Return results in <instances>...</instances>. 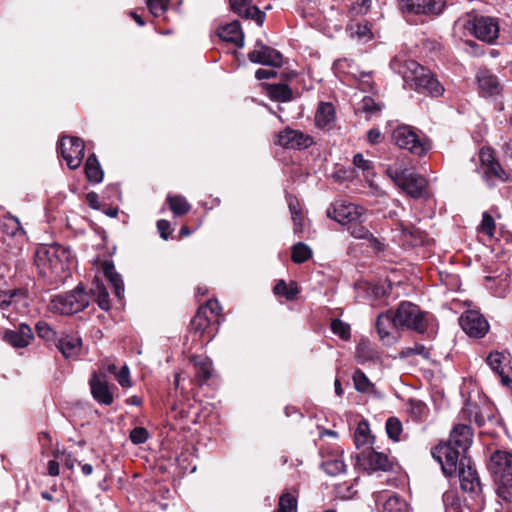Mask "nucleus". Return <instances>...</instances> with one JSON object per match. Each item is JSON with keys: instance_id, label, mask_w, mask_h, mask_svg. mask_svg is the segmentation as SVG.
<instances>
[{"instance_id": "33", "label": "nucleus", "mask_w": 512, "mask_h": 512, "mask_svg": "<svg viewBox=\"0 0 512 512\" xmlns=\"http://www.w3.org/2000/svg\"><path fill=\"white\" fill-rule=\"evenodd\" d=\"M267 94L271 100L277 102H288L293 98L291 88L284 83L267 85Z\"/></svg>"}, {"instance_id": "44", "label": "nucleus", "mask_w": 512, "mask_h": 512, "mask_svg": "<svg viewBox=\"0 0 512 512\" xmlns=\"http://www.w3.org/2000/svg\"><path fill=\"white\" fill-rule=\"evenodd\" d=\"M353 165L360 169L363 173V176L367 179L375 175L372 161L365 159L361 153H357L353 156Z\"/></svg>"}, {"instance_id": "47", "label": "nucleus", "mask_w": 512, "mask_h": 512, "mask_svg": "<svg viewBox=\"0 0 512 512\" xmlns=\"http://www.w3.org/2000/svg\"><path fill=\"white\" fill-rule=\"evenodd\" d=\"M407 504L396 495L390 496L383 504L381 512H406Z\"/></svg>"}, {"instance_id": "23", "label": "nucleus", "mask_w": 512, "mask_h": 512, "mask_svg": "<svg viewBox=\"0 0 512 512\" xmlns=\"http://www.w3.org/2000/svg\"><path fill=\"white\" fill-rule=\"evenodd\" d=\"M395 319L393 311H386L378 315L376 329L382 341L390 343L394 339L393 332L400 329Z\"/></svg>"}, {"instance_id": "11", "label": "nucleus", "mask_w": 512, "mask_h": 512, "mask_svg": "<svg viewBox=\"0 0 512 512\" xmlns=\"http://www.w3.org/2000/svg\"><path fill=\"white\" fill-rule=\"evenodd\" d=\"M400 10L405 14L437 16L446 6V0H398Z\"/></svg>"}, {"instance_id": "58", "label": "nucleus", "mask_w": 512, "mask_h": 512, "mask_svg": "<svg viewBox=\"0 0 512 512\" xmlns=\"http://www.w3.org/2000/svg\"><path fill=\"white\" fill-rule=\"evenodd\" d=\"M19 290L1 291L0 290V308L4 309L11 304L12 298L16 296Z\"/></svg>"}, {"instance_id": "8", "label": "nucleus", "mask_w": 512, "mask_h": 512, "mask_svg": "<svg viewBox=\"0 0 512 512\" xmlns=\"http://www.w3.org/2000/svg\"><path fill=\"white\" fill-rule=\"evenodd\" d=\"M431 455L448 477L459 474L472 460L467 456V450H431Z\"/></svg>"}, {"instance_id": "29", "label": "nucleus", "mask_w": 512, "mask_h": 512, "mask_svg": "<svg viewBox=\"0 0 512 512\" xmlns=\"http://www.w3.org/2000/svg\"><path fill=\"white\" fill-rule=\"evenodd\" d=\"M482 163L486 166L485 170V178L487 181L491 180V177L494 176L499 179L501 182H507L510 180V175L506 172L500 163L496 161L491 153H482L481 154Z\"/></svg>"}, {"instance_id": "57", "label": "nucleus", "mask_w": 512, "mask_h": 512, "mask_svg": "<svg viewBox=\"0 0 512 512\" xmlns=\"http://www.w3.org/2000/svg\"><path fill=\"white\" fill-rule=\"evenodd\" d=\"M371 6V0H357L350 8L355 15L365 14Z\"/></svg>"}, {"instance_id": "41", "label": "nucleus", "mask_w": 512, "mask_h": 512, "mask_svg": "<svg viewBox=\"0 0 512 512\" xmlns=\"http://www.w3.org/2000/svg\"><path fill=\"white\" fill-rule=\"evenodd\" d=\"M443 504L445 512H462L463 508L458 497V494L454 490H448L443 494Z\"/></svg>"}, {"instance_id": "60", "label": "nucleus", "mask_w": 512, "mask_h": 512, "mask_svg": "<svg viewBox=\"0 0 512 512\" xmlns=\"http://www.w3.org/2000/svg\"><path fill=\"white\" fill-rule=\"evenodd\" d=\"M4 226L10 229L9 233L13 236L16 235L17 232L23 231L20 221L16 217H9L4 223Z\"/></svg>"}, {"instance_id": "6", "label": "nucleus", "mask_w": 512, "mask_h": 512, "mask_svg": "<svg viewBox=\"0 0 512 512\" xmlns=\"http://www.w3.org/2000/svg\"><path fill=\"white\" fill-rule=\"evenodd\" d=\"M387 176L410 197L419 199L427 192V180L416 173H408L407 170H400L394 167H387Z\"/></svg>"}, {"instance_id": "51", "label": "nucleus", "mask_w": 512, "mask_h": 512, "mask_svg": "<svg viewBox=\"0 0 512 512\" xmlns=\"http://www.w3.org/2000/svg\"><path fill=\"white\" fill-rule=\"evenodd\" d=\"M146 3L151 14L159 17L167 11L169 0H146Z\"/></svg>"}, {"instance_id": "34", "label": "nucleus", "mask_w": 512, "mask_h": 512, "mask_svg": "<svg viewBox=\"0 0 512 512\" xmlns=\"http://www.w3.org/2000/svg\"><path fill=\"white\" fill-rule=\"evenodd\" d=\"M102 268L105 277L114 288L116 296L120 298L121 294L124 292V284L121 276L117 273L113 263L111 262L105 261Z\"/></svg>"}, {"instance_id": "48", "label": "nucleus", "mask_w": 512, "mask_h": 512, "mask_svg": "<svg viewBox=\"0 0 512 512\" xmlns=\"http://www.w3.org/2000/svg\"><path fill=\"white\" fill-rule=\"evenodd\" d=\"M386 432L391 440L399 441L402 432L401 421L396 417H389L386 421Z\"/></svg>"}, {"instance_id": "31", "label": "nucleus", "mask_w": 512, "mask_h": 512, "mask_svg": "<svg viewBox=\"0 0 512 512\" xmlns=\"http://www.w3.org/2000/svg\"><path fill=\"white\" fill-rule=\"evenodd\" d=\"M191 362L195 367V377L199 383L206 382L212 375V362L207 357L192 356Z\"/></svg>"}, {"instance_id": "26", "label": "nucleus", "mask_w": 512, "mask_h": 512, "mask_svg": "<svg viewBox=\"0 0 512 512\" xmlns=\"http://www.w3.org/2000/svg\"><path fill=\"white\" fill-rule=\"evenodd\" d=\"M217 35L221 40L233 43L239 48L244 45V34L241 30L240 23L237 20L220 26L217 30Z\"/></svg>"}, {"instance_id": "39", "label": "nucleus", "mask_w": 512, "mask_h": 512, "mask_svg": "<svg viewBox=\"0 0 512 512\" xmlns=\"http://www.w3.org/2000/svg\"><path fill=\"white\" fill-rule=\"evenodd\" d=\"M291 259L296 264H302L311 259L312 249L303 242H297L292 246Z\"/></svg>"}, {"instance_id": "32", "label": "nucleus", "mask_w": 512, "mask_h": 512, "mask_svg": "<svg viewBox=\"0 0 512 512\" xmlns=\"http://www.w3.org/2000/svg\"><path fill=\"white\" fill-rule=\"evenodd\" d=\"M477 82L479 89L488 95H493L498 91L497 77L487 70H482L478 72Z\"/></svg>"}, {"instance_id": "63", "label": "nucleus", "mask_w": 512, "mask_h": 512, "mask_svg": "<svg viewBox=\"0 0 512 512\" xmlns=\"http://www.w3.org/2000/svg\"><path fill=\"white\" fill-rule=\"evenodd\" d=\"M276 76L274 70L260 68L255 72V78L258 80L270 79Z\"/></svg>"}, {"instance_id": "27", "label": "nucleus", "mask_w": 512, "mask_h": 512, "mask_svg": "<svg viewBox=\"0 0 512 512\" xmlns=\"http://www.w3.org/2000/svg\"><path fill=\"white\" fill-rule=\"evenodd\" d=\"M415 91L427 96L439 97L443 95L445 89L435 75L427 70L421 82L417 83Z\"/></svg>"}, {"instance_id": "12", "label": "nucleus", "mask_w": 512, "mask_h": 512, "mask_svg": "<svg viewBox=\"0 0 512 512\" xmlns=\"http://www.w3.org/2000/svg\"><path fill=\"white\" fill-rule=\"evenodd\" d=\"M58 150L72 170L80 167L84 157V142L78 137H62Z\"/></svg>"}, {"instance_id": "40", "label": "nucleus", "mask_w": 512, "mask_h": 512, "mask_svg": "<svg viewBox=\"0 0 512 512\" xmlns=\"http://www.w3.org/2000/svg\"><path fill=\"white\" fill-rule=\"evenodd\" d=\"M273 292L275 295L285 297L287 300H294L299 293L297 284L291 282L288 285L284 280H279L274 286Z\"/></svg>"}, {"instance_id": "2", "label": "nucleus", "mask_w": 512, "mask_h": 512, "mask_svg": "<svg viewBox=\"0 0 512 512\" xmlns=\"http://www.w3.org/2000/svg\"><path fill=\"white\" fill-rule=\"evenodd\" d=\"M487 468L493 476L497 495L512 502V452L494 450L490 455Z\"/></svg>"}, {"instance_id": "59", "label": "nucleus", "mask_w": 512, "mask_h": 512, "mask_svg": "<svg viewBox=\"0 0 512 512\" xmlns=\"http://www.w3.org/2000/svg\"><path fill=\"white\" fill-rule=\"evenodd\" d=\"M157 229L160 233L162 239L167 240L171 234V225L170 222L164 219H161L157 222Z\"/></svg>"}, {"instance_id": "10", "label": "nucleus", "mask_w": 512, "mask_h": 512, "mask_svg": "<svg viewBox=\"0 0 512 512\" xmlns=\"http://www.w3.org/2000/svg\"><path fill=\"white\" fill-rule=\"evenodd\" d=\"M391 66L399 75H401L404 81V86L412 90L416 89L417 83L421 82L422 77H424V74L428 70L415 60L411 59L402 60L400 58H395L391 62Z\"/></svg>"}, {"instance_id": "1", "label": "nucleus", "mask_w": 512, "mask_h": 512, "mask_svg": "<svg viewBox=\"0 0 512 512\" xmlns=\"http://www.w3.org/2000/svg\"><path fill=\"white\" fill-rule=\"evenodd\" d=\"M69 251L60 245H41L36 249L34 263L41 275L50 280L62 277Z\"/></svg>"}, {"instance_id": "7", "label": "nucleus", "mask_w": 512, "mask_h": 512, "mask_svg": "<svg viewBox=\"0 0 512 512\" xmlns=\"http://www.w3.org/2000/svg\"><path fill=\"white\" fill-rule=\"evenodd\" d=\"M395 314V321L400 329H411L422 333L427 327L424 312L415 304L409 301L401 302Z\"/></svg>"}, {"instance_id": "28", "label": "nucleus", "mask_w": 512, "mask_h": 512, "mask_svg": "<svg viewBox=\"0 0 512 512\" xmlns=\"http://www.w3.org/2000/svg\"><path fill=\"white\" fill-rule=\"evenodd\" d=\"M316 126L323 130H331L335 125V108L332 103L321 102L315 114Z\"/></svg>"}, {"instance_id": "56", "label": "nucleus", "mask_w": 512, "mask_h": 512, "mask_svg": "<svg viewBox=\"0 0 512 512\" xmlns=\"http://www.w3.org/2000/svg\"><path fill=\"white\" fill-rule=\"evenodd\" d=\"M349 29L351 31V35H357L359 38L368 37L371 33V30H370L369 26L367 25V23L352 24V25H350Z\"/></svg>"}, {"instance_id": "20", "label": "nucleus", "mask_w": 512, "mask_h": 512, "mask_svg": "<svg viewBox=\"0 0 512 512\" xmlns=\"http://www.w3.org/2000/svg\"><path fill=\"white\" fill-rule=\"evenodd\" d=\"M458 476L460 487L464 492L469 493L474 499L482 498V484L472 461L468 466L462 468Z\"/></svg>"}, {"instance_id": "22", "label": "nucleus", "mask_w": 512, "mask_h": 512, "mask_svg": "<svg viewBox=\"0 0 512 512\" xmlns=\"http://www.w3.org/2000/svg\"><path fill=\"white\" fill-rule=\"evenodd\" d=\"M473 443V430L469 425L456 424L452 428L447 448H470Z\"/></svg>"}, {"instance_id": "16", "label": "nucleus", "mask_w": 512, "mask_h": 512, "mask_svg": "<svg viewBox=\"0 0 512 512\" xmlns=\"http://www.w3.org/2000/svg\"><path fill=\"white\" fill-rule=\"evenodd\" d=\"M471 30L476 38L487 43H493L499 35V25L495 18L488 16L475 17Z\"/></svg>"}, {"instance_id": "45", "label": "nucleus", "mask_w": 512, "mask_h": 512, "mask_svg": "<svg viewBox=\"0 0 512 512\" xmlns=\"http://www.w3.org/2000/svg\"><path fill=\"white\" fill-rule=\"evenodd\" d=\"M275 512H297V499L289 492H283Z\"/></svg>"}, {"instance_id": "17", "label": "nucleus", "mask_w": 512, "mask_h": 512, "mask_svg": "<svg viewBox=\"0 0 512 512\" xmlns=\"http://www.w3.org/2000/svg\"><path fill=\"white\" fill-rule=\"evenodd\" d=\"M93 399L99 404L109 406L114 401L113 392L104 373L94 372L89 380Z\"/></svg>"}, {"instance_id": "50", "label": "nucleus", "mask_w": 512, "mask_h": 512, "mask_svg": "<svg viewBox=\"0 0 512 512\" xmlns=\"http://www.w3.org/2000/svg\"><path fill=\"white\" fill-rule=\"evenodd\" d=\"M324 471L332 476L338 475L345 471L346 465L343 460L334 459L323 463Z\"/></svg>"}, {"instance_id": "64", "label": "nucleus", "mask_w": 512, "mask_h": 512, "mask_svg": "<svg viewBox=\"0 0 512 512\" xmlns=\"http://www.w3.org/2000/svg\"><path fill=\"white\" fill-rule=\"evenodd\" d=\"M410 403L413 413L417 414L418 416L425 414L427 407L423 402L412 400Z\"/></svg>"}, {"instance_id": "38", "label": "nucleus", "mask_w": 512, "mask_h": 512, "mask_svg": "<svg viewBox=\"0 0 512 512\" xmlns=\"http://www.w3.org/2000/svg\"><path fill=\"white\" fill-rule=\"evenodd\" d=\"M166 201L175 216H183L191 209V205L182 195H169Z\"/></svg>"}, {"instance_id": "21", "label": "nucleus", "mask_w": 512, "mask_h": 512, "mask_svg": "<svg viewBox=\"0 0 512 512\" xmlns=\"http://www.w3.org/2000/svg\"><path fill=\"white\" fill-rule=\"evenodd\" d=\"M229 4L234 13L242 18L254 20L259 26H262L265 13L257 6L252 5V0H229Z\"/></svg>"}, {"instance_id": "9", "label": "nucleus", "mask_w": 512, "mask_h": 512, "mask_svg": "<svg viewBox=\"0 0 512 512\" xmlns=\"http://www.w3.org/2000/svg\"><path fill=\"white\" fill-rule=\"evenodd\" d=\"M364 213L365 210L363 207L345 200L334 201L326 210L328 218L345 226L354 220L362 218Z\"/></svg>"}, {"instance_id": "61", "label": "nucleus", "mask_w": 512, "mask_h": 512, "mask_svg": "<svg viewBox=\"0 0 512 512\" xmlns=\"http://www.w3.org/2000/svg\"><path fill=\"white\" fill-rule=\"evenodd\" d=\"M292 221H293V231L294 233H301L303 230V221H304V214L303 212L300 213H293L291 215Z\"/></svg>"}, {"instance_id": "15", "label": "nucleus", "mask_w": 512, "mask_h": 512, "mask_svg": "<svg viewBox=\"0 0 512 512\" xmlns=\"http://www.w3.org/2000/svg\"><path fill=\"white\" fill-rule=\"evenodd\" d=\"M459 321L464 332L471 337L482 338L489 330L488 321L483 315L474 310L464 313Z\"/></svg>"}, {"instance_id": "55", "label": "nucleus", "mask_w": 512, "mask_h": 512, "mask_svg": "<svg viewBox=\"0 0 512 512\" xmlns=\"http://www.w3.org/2000/svg\"><path fill=\"white\" fill-rule=\"evenodd\" d=\"M480 227L481 231L486 233L487 235L492 236L494 234L495 221L489 213H483Z\"/></svg>"}, {"instance_id": "42", "label": "nucleus", "mask_w": 512, "mask_h": 512, "mask_svg": "<svg viewBox=\"0 0 512 512\" xmlns=\"http://www.w3.org/2000/svg\"><path fill=\"white\" fill-rule=\"evenodd\" d=\"M92 293L96 297L98 306L102 310H105V311L109 310V308H110L109 294H108L104 284L100 283L97 280L94 283V288L92 289Z\"/></svg>"}, {"instance_id": "52", "label": "nucleus", "mask_w": 512, "mask_h": 512, "mask_svg": "<svg viewBox=\"0 0 512 512\" xmlns=\"http://www.w3.org/2000/svg\"><path fill=\"white\" fill-rule=\"evenodd\" d=\"M149 433L144 427H135L131 430L129 438L134 445H140L146 442Z\"/></svg>"}, {"instance_id": "49", "label": "nucleus", "mask_w": 512, "mask_h": 512, "mask_svg": "<svg viewBox=\"0 0 512 512\" xmlns=\"http://www.w3.org/2000/svg\"><path fill=\"white\" fill-rule=\"evenodd\" d=\"M331 330L335 335H338L343 340L350 338V326L340 319L332 320Z\"/></svg>"}, {"instance_id": "24", "label": "nucleus", "mask_w": 512, "mask_h": 512, "mask_svg": "<svg viewBox=\"0 0 512 512\" xmlns=\"http://www.w3.org/2000/svg\"><path fill=\"white\" fill-rule=\"evenodd\" d=\"M33 338L31 327L25 323L20 324L17 330H7L4 334V340L14 348L27 347Z\"/></svg>"}, {"instance_id": "5", "label": "nucleus", "mask_w": 512, "mask_h": 512, "mask_svg": "<svg viewBox=\"0 0 512 512\" xmlns=\"http://www.w3.org/2000/svg\"><path fill=\"white\" fill-rule=\"evenodd\" d=\"M459 415L462 420L474 422L479 427L485 425L486 422L498 423L495 408L485 397L478 396L477 399L469 397Z\"/></svg>"}, {"instance_id": "18", "label": "nucleus", "mask_w": 512, "mask_h": 512, "mask_svg": "<svg viewBox=\"0 0 512 512\" xmlns=\"http://www.w3.org/2000/svg\"><path fill=\"white\" fill-rule=\"evenodd\" d=\"M486 363L498 374L501 383L512 390V368L508 355L498 351L491 352L486 358Z\"/></svg>"}, {"instance_id": "3", "label": "nucleus", "mask_w": 512, "mask_h": 512, "mask_svg": "<svg viewBox=\"0 0 512 512\" xmlns=\"http://www.w3.org/2000/svg\"><path fill=\"white\" fill-rule=\"evenodd\" d=\"M90 303V296L82 285L64 294L56 295L49 308L54 313L72 315L84 310Z\"/></svg>"}, {"instance_id": "14", "label": "nucleus", "mask_w": 512, "mask_h": 512, "mask_svg": "<svg viewBox=\"0 0 512 512\" xmlns=\"http://www.w3.org/2000/svg\"><path fill=\"white\" fill-rule=\"evenodd\" d=\"M314 143L313 138L300 130L286 127L280 131L275 140V144L287 149H306Z\"/></svg>"}, {"instance_id": "4", "label": "nucleus", "mask_w": 512, "mask_h": 512, "mask_svg": "<svg viewBox=\"0 0 512 512\" xmlns=\"http://www.w3.org/2000/svg\"><path fill=\"white\" fill-rule=\"evenodd\" d=\"M392 141L399 148L406 149L419 157L425 155L431 148L429 139L408 125L396 127L392 133Z\"/></svg>"}, {"instance_id": "62", "label": "nucleus", "mask_w": 512, "mask_h": 512, "mask_svg": "<svg viewBox=\"0 0 512 512\" xmlns=\"http://www.w3.org/2000/svg\"><path fill=\"white\" fill-rule=\"evenodd\" d=\"M54 457L56 459H59L61 457H65V466L69 470H72L74 468V466H75L76 459H73L70 455H65L64 450L63 451L56 450V452L54 453Z\"/></svg>"}, {"instance_id": "25", "label": "nucleus", "mask_w": 512, "mask_h": 512, "mask_svg": "<svg viewBox=\"0 0 512 512\" xmlns=\"http://www.w3.org/2000/svg\"><path fill=\"white\" fill-rule=\"evenodd\" d=\"M55 345L65 358H76L81 351L82 340L76 335L63 333Z\"/></svg>"}, {"instance_id": "53", "label": "nucleus", "mask_w": 512, "mask_h": 512, "mask_svg": "<svg viewBox=\"0 0 512 512\" xmlns=\"http://www.w3.org/2000/svg\"><path fill=\"white\" fill-rule=\"evenodd\" d=\"M115 379L119 383V385L123 388H129L132 386V381L130 378V370L127 365L121 367L119 372L116 374Z\"/></svg>"}, {"instance_id": "36", "label": "nucleus", "mask_w": 512, "mask_h": 512, "mask_svg": "<svg viewBox=\"0 0 512 512\" xmlns=\"http://www.w3.org/2000/svg\"><path fill=\"white\" fill-rule=\"evenodd\" d=\"M346 226L348 232L353 238L368 240L370 242H377V239L373 236V234L363 225L362 218L359 220H354Z\"/></svg>"}, {"instance_id": "19", "label": "nucleus", "mask_w": 512, "mask_h": 512, "mask_svg": "<svg viewBox=\"0 0 512 512\" xmlns=\"http://www.w3.org/2000/svg\"><path fill=\"white\" fill-rule=\"evenodd\" d=\"M248 59L257 64L280 67L282 65V55L279 51L264 45L257 41L255 48L248 53Z\"/></svg>"}, {"instance_id": "37", "label": "nucleus", "mask_w": 512, "mask_h": 512, "mask_svg": "<svg viewBox=\"0 0 512 512\" xmlns=\"http://www.w3.org/2000/svg\"><path fill=\"white\" fill-rule=\"evenodd\" d=\"M85 174L90 182L99 183L103 180V171L95 154L90 155L85 163Z\"/></svg>"}, {"instance_id": "43", "label": "nucleus", "mask_w": 512, "mask_h": 512, "mask_svg": "<svg viewBox=\"0 0 512 512\" xmlns=\"http://www.w3.org/2000/svg\"><path fill=\"white\" fill-rule=\"evenodd\" d=\"M35 330L39 338L47 342L56 343L58 339L57 332L45 321H39L35 325Z\"/></svg>"}, {"instance_id": "13", "label": "nucleus", "mask_w": 512, "mask_h": 512, "mask_svg": "<svg viewBox=\"0 0 512 512\" xmlns=\"http://www.w3.org/2000/svg\"><path fill=\"white\" fill-rule=\"evenodd\" d=\"M360 468L372 473L374 471H388L392 467V462L388 455L377 450H362L356 456Z\"/></svg>"}, {"instance_id": "54", "label": "nucleus", "mask_w": 512, "mask_h": 512, "mask_svg": "<svg viewBox=\"0 0 512 512\" xmlns=\"http://www.w3.org/2000/svg\"><path fill=\"white\" fill-rule=\"evenodd\" d=\"M361 109L369 114H375L381 111V105L374 101L373 98L365 96L361 102Z\"/></svg>"}, {"instance_id": "30", "label": "nucleus", "mask_w": 512, "mask_h": 512, "mask_svg": "<svg viewBox=\"0 0 512 512\" xmlns=\"http://www.w3.org/2000/svg\"><path fill=\"white\" fill-rule=\"evenodd\" d=\"M210 325L211 319L207 314V309L199 308L191 321V329L194 331V334H199L200 338L207 334L209 336V339L207 340L208 342L212 338V335L209 331Z\"/></svg>"}, {"instance_id": "35", "label": "nucleus", "mask_w": 512, "mask_h": 512, "mask_svg": "<svg viewBox=\"0 0 512 512\" xmlns=\"http://www.w3.org/2000/svg\"><path fill=\"white\" fill-rule=\"evenodd\" d=\"M354 441L357 448L373 445L374 437L371 435L368 421L361 420L354 433Z\"/></svg>"}, {"instance_id": "46", "label": "nucleus", "mask_w": 512, "mask_h": 512, "mask_svg": "<svg viewBox=\"0 0 512 512\" xmlns=\"http://www.w3.org/2000/svg\"><path fill=\"white\" fill-rule=\"evenodd\" d=\"M353 382H354L355 389L361 393H367V392L371 391L373 388V384L371 383V381L368 379V377L365 375V373L360 369H357L353 373Z\"/></svg>"}]
</instances>
